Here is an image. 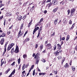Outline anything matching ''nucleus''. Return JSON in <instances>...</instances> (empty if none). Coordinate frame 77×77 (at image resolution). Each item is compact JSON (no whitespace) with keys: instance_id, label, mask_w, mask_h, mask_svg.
<instances>
[{"instance_id":"nucleus-1","label":"nucleus","mask_w":77,"mask_h":77,"mask_svg":"<svg viewBox=\"0 0 77 77\" xmlns=\"http://www.w3.org/2000/svg\"><path fill=\"white\" fill-rule=\"evenodd\" d=\"M14 45V43H12L11 44L9 45L8 47V48L7 49L8 51H9L10 50H11V48H12L13 46Z\"/></svg>"},{"instance_id":"nucleus-2","label":"nucleus","mask_w":77,"mask_h":77,"mask_svg":"<svg viewBox=\"0 0 77 77\" xmlns=\"http://www.w3.org/2000/svg\"><path fill=\"white\" fill-rule=\"evenodd\" d=\"M45 45V47H49L48 48V50H50V49L51 48V44H47Z\"/></svg>"},{"instance_id":"nucleus-3","label":"nucleus","mask_w":77,"mask_h":77,"mask_svg":"<svg viewBox=\"0 0 77 77\" xmlns=\"http://www.w3.org/2000/svg\"><path fill=\"white\" fill-rule=\"evenodd\" d=\"M21 19H22V16H21V15H19L17 17L16 20L17 21H21Z\"/></svg>"},{"instance_id":"nucleus-4","label":"nucleus","mask_w":77,"mask_h":77,"mask_svg":"<svg viewBox=\"0 0 77 77\" xmlns=\"http://www.w3.org/2000/svg\"><path fill=\"white\" fill-rule=\"evenodd\" d=\"M52 3L54 5H56L57 4V0H53Z\"/></svg>"},{"instance_id":"nucleus-5","label":"nucleus","mask_w":77,"mask_h":77,"mask_svg":"<svg viewBox=\"0 0 77 77\" xmlns=\"http://www.w3.org/2000/svg\"><path fill=\"white\" fill-rule=\"evenodd\" d=\"M38 29H39V27L38 26L36 28H35L34 29L33 33V35H34V34H35V32H36V31H37V30H38Z\"/></svg>"},{"instance_id":"nucleus-6","label":"nucleus","mask_w":77,"mask_h":77,"mask_svg":"<svg viewBox=\"0 0 77 77\" xmlns=\"http://www.w3.org/2000/svg\"><path fill=\"white\" fill-rule=\"evenodd\" d=\"M15 69H14L11 72L10 75L9 76V77H12V75H14V74H15Z\"/></svg>"},{"instance_id":"nucleus-7","label":"nucleus","mask_w":77,"mask_h":77,"mask_svg":"<svg viewBox=\"0 0 77 77\" xmlns=\"http://www.w3.org/2000/svg\"><path fill=\"white\" fill-rule=\"evenodd\" d=\"M14 52L16 53L19 52V50H18V46H17L16 48L14 51Z\"/></svg>"},{"instance_id":"nucleus-8","label":"nucleus","mask_w":77,"mask_h":77,"mask_svg":"<svg viewBox=\"0 0 77 77\" xmlns=\"http://www.w3.org/2000/svg\"><path fill=\"white\" fill-rule=\"evenodd\" d=\"M57 47L58 50H61V45H60L59 44H58L57 45Z\"/></svg>"},{"instance_id":"nucleus-9","label":"nucleus","mask_w":77,"mask_h":77,"mask_svg":"<svg viewBox=\"0 0 77 77\" xmlns=\"http://www.w3.org/2000/svg\"><path fill=\"white\" fill-rule=\"evenodd\" d=\"M36 58L37 59H38L39 58V55H38V53L35 56L34 59Z\"/></svg>"},{"instance_id":"nucleus-10","label":"nucleus","mask_w":77,"mask_h":77,"mask_svg":"<svg viewBox=\"0 0 77 77\" xmlns=\"http://www.w3.org/2000/svg\"><path fill=\"white\" fill-rule=\"evenodd\" d=\"M7 44H8V43H5L4 48L5 53H6V46H7Z\"/></svg>"},{"instance_id":"nucleus-11","label":"nucleus","mask_w":77,"mask_h":77,"mask_svg":"<svg viewBox=\"0 0 77 77\" xmlns=\"http://www.w3.org/2000/svg\"><path fill=\"white\" fill-rule=\"evenodd\" d=\"M75 9L74 8H73V9L71 10V15H72V14H73V13H74V12H75Z\"/></svg>"},{"instance_id":"nucleus-12","label":"nucleus","mask_w":77,"mask_h":77,"mask_svg":"<svg viewBox=\"0 0 77 77\" xmlns=\"http://www.w3.org/2000/svg\"><path fill=\"white\" fill-rule=\"evenodd\" d=\"M64 66V67H65V68H68V67H69V65H68V63H66Z\"/></svg>"},{"instance_id":"nucleus-13","label":"nucleus","mask_w":77,"mask_h":77,"mask_svg":"<svg viewBox=\"0 0 77 77\" xmlns=\"http://www.w3.org/2000/svg\"><path fill=\"white\" fill-rule=\"evenodd\" d=\"M59 51V50H57V51L56 52H54V54H55V55H58V54H59V53L58 52Z\"/></svg>"},{"instance_id":"nucleus-14","label":"nucleus","mask_w":77,"mask_h":77,"mask_svg":"<svg viewBox=\"0 0 77 77\" xmlns=\"http://www.w3.org/2000/svg\"><path fill=\"white\" fill-rule=\"evenodd\" d=\"M5 41V39L3 38L1 39V42H0V43H1V45H3V42Z\"/></svg>"},{"instance_id":"nucleus-15","label":"nucleus","mask_w":77,"mask_h":77,"mask_svg":"<svg viewBox=\"0 0 77 77\" xmlns=\"http://www.w3.org/2000/svg\"><path fill=\"white\" fill-rule=\"evenodd\" d=\"M58 9V8H57L54 9V10H53L52 12H53L54 13H55V12H56V11H57Z\"/></svg>"},{"instance_id":"nucleus-16","label":"nucleus","mask_w":77,"mask_h":77,"mask_svg":"<svg viewBox=\"0 0 77 77\" xmlns=\"http://www.w3.org/2000/svg\"><path fill=\"white\" fill-rule=\"evenodd\" d=\"M28 3H29V1H27V2H26V3H24L23 4V6H26V5H28Z\"/></svg>"},{"instance_id":"nucleus-17","label":"nucleus","mask_w":77,"mask_h":77,"mask_svg":"<svg viewBox=\"0 0 77 77\" xmlns=\"http://www.w3.org/2000/svg\"><path fill=\"white\" fill-rule=\"evenodd\" d=\"M45 74H46V73H39V75H44Z\"/></svg>"},{"instance_id":"nucleus-18","label":"nucleus","mask_w":77,"mask_h":77,"mask_svg":"<svg viewBox=\"0 0 77 77\" xmlns=\"http://www.w3.org/2000/svg\"><path fill=\"white\" fill-rule=\"evenodd\" d=\"M26 68V64H24L22 66V70H24Z\"/></svg>"},{"instance_id":"nucleus-19","label":"nucleus","mask_w":77,"mask_h":77,"mask_svg":"<svg viewBox=\"0 0 77 77\" xmlns=\"http://www.w3.org/2000/svg\"><path fill=\"white\" fill-rule=\"evenodd\" d=\"M65 60V59L64 58H63L62 60L61 61L62 65H63V63L64 62Z\"/></svg>"},{"instance_id":"nucleus-20","label":"nucleus","mask_w":77,"mask_h":77,"mask_svg":"<svg viewBox=\"0 0 77 77\" xmlns=\"http://www.w3.org/2000/svg\"><path fill=\"white\" fill-rule=\"evenodd\" d=\"M69 39V35H68L67 36V38H66V40L67 41H68V39Z\"/></svg>"},{"instance_id":"nucleus-21","label":"nucleus","mask_w":77,"mask_h":77,"mask_svg":"<svg viewBox=\"0 0 77 77\" xmlns=\"http://www.w3.org/2000/svg\"><path fill=\"white\" fill-rule=\"evenodd\" d=\"M60 4L61 5L62 4V5H63L65 4V1H63L62 2H60Z\"/></svg>"},{"instance_id":"nucleus-22","label":"nucleus","mask_w":77,"mask_h":77,"mask_svg":"<svg viewBox=\"0 0 77 77\" xmlns=\"http://www.w3.org/2000/svg\"><path fill=\"white\" fill-rule=\"evenodd\" d=\"M25 72H26V71L24 70L22 72V74H23V75H24V76H25V75H26V73H25Z\"/></svg>"},{"instance_id":"nucleus-23","label":"nucleus","mask_w":77,"mask_h":77,"mask_svg":"<svg viewBox=\"0 0 77 77\" xmlns=\"http://www.w3.org/2000/svg\"><path fill=\"white\" fill-rule=\"evenodd\" d=\"M57 20H58V19H56V20L54 22V24L55 25H56V24L57 23Z\"/></svg>"},{"instance_id":"nucleus-24","label":"nucleus","mask_w":77,"mask_h":77,"mask_svg":"<svg viewBox=\"0 0 77 77\" xmlns=\"http://www.w3.org/2000/svg\"><path fill=\"white\" fill-rule=\"evenodd\" d=\"M10 70H11V69L8 68L7 70L5 72V74H7L9 71H10Z\"/></svg>"},{"instance_id":"nucleus-25","label":"nucleus","mask_w":77,"mask_h":77,"mask_svg":"<svg viewBox=\"0 0 77 77\" xmlns=\"http://www.w3.org/2000/svg\"><path fill=\"white\" fill-rule=\"evenodd\" d=\"M40 48L41 50H42V49L43 48V45H40Z\"/></svg>"},{"instance_id":"nucleus-26","label":"nucleus","mask_w":77,"mask_h":77,"mask_svg":"<svg viewBox=\"0 0 77 77\" xmlns=\"http://www.w3.org/2000/svg\"><path fill=\"white\" fill-rule=\"evenodd\" d=\"M3 60V59H2L1 60V66H2L3 65V64L4 63V61L2 62V61Z\"/></svg>"},{"instance_id":"nucleus-27","label":"nucleus","mask_w":77,"mask_h":77,"mask_svg":"<svg viewBox=\"0 0 77 77\" xmlns=\"http://www.w3.org/2000/svg\"><path fill=\"white\" fill-rule=\"evenodd\" d=\"M45 2H46V0H44L43 1H42V5L43 4H45Z\"/></svg>"},{"instance_id":"nucleus-28","label":"nucleus","mask_w":77,"mask_h":77,"mask_svg":"<svg viewBox=\"0 0 77 77\" xmlns=\"http://www.w3.org/2000/svg\"><path fill=\"white\" fill-rule=\"evenodd\" d=\"M51 4H52V3H51H51L48 4L47 6H48V8H50V7L51 6Z\"/></svg>"},{"instance_id":"nucleus-29","label":"nucleus","mask_w":77,"mask_h":77,"mask_svg":"<svg viewBox=\"0 0 77 77\" xmlns=\"http://www.w3.org/2000/svg\"><path fill=\"white\" fill-rule=\"evenodd\" d=\"M42 61L44 63H45V62H46V60H44V58H43L42 59Z\"/></svg>"},{"instance_id":"nucleus-30","label":"nucleus","mask_w":77,"mask_h":77,"mask_svg":"<svg viewBox=\"0 0 77 77\" xmlns=\"http://www.w3.org/2000/svg\"><path fill=\"white\" fill-rule=\"evenodd\" d=\"M43 20H44V19L43 18H42L40 20V21L39 22V23H41V22H42Z\"/></svg>"},{"instance_id":"nucleus-31","label":"nucleus","mask_w":77,"mask_h":77,"mask_svg":"<svg viewBox=\"0 0 77 77\" xmlns=\"http://www.w3.org/2000/svg\"><path fill=\"white\" fill-rule=\"evenodd\" d=\"M11 53H14V48H12V49H11Z\"/></svg>"},{"instance_id":"nucleus-32","label":"nucleus","mask_w":77,"mask_h":77,"mask_svg":"<svg viewBox=\"0 0 77 77\" xmlns=\"http://www.w3.org/2000/svg\"><path fill=\"white\" fill-rule=\"evenodd\" d=\"M39 59H38L37 60H36V64H38V63H39Z\"/></svg>"},{"instance_id":"nucleus-33","label":"nucleus","mask_w":77,"mask_h":77,"mask_svg":"<svg viewBox=\"0 0 77 77\" xmlns=\"http://www.w3.org/2000/svg\"><path fill=\"white\" fill-rule=\"evenodd\" d=\"M1 34L2 35V36H3V37H5V34L4 32H3Z\"/></svg>"},{"instance_id":"nucleus-34","label":"nucleus","mask_w":77,"mask_h":77,"mask_svg":"<svg viewBox=\"0 0 77 77\" xmlns=\"http://www.w3.org/2000/svg\"><path fill=\"white\" fill-rule=\"evenodd\" d=\"M54 51L55 50H56V45H54Z\"/></svg>"},{"instance_id":"nucleus-35","label":"nucleus","mask_w":77,"mask_h":77,"mask_svg":"<svg viewBox=\"0 0 77 77\" xmlns=\"http://www.w3.org/2000/svg\"><path fill=\"white\" fill-rule=\"evenodd\" d=\"M74 23L72 25V27L70 28V30H72V29H73L74 28Z\"/></svg>"},{"instance_id":"nucleus-36","label":"nucleus","mask_w":77,"mask_h":77,"mask_svg":"<svg viewBox=\"0 0 77 77\" xmlns=\"http://www.w3.org/2000/svg\"><path fill=\"white\" fill-rule=\"evenodd\" d=\"M20 58H19L18 60H17V61H18V64H20Z\"/></svg>"},{"instance_id":"nucleus-37","label":"nucleus","mask_w":77,"mask_h":77,"mask_svg":"<svg viewBox=\"0 0 77 77\" xmlns=\"http://www.w3.org/2000/svg\"><path fill=\"white\" fill-rule=\"evenodd\" d=\"M53 72H54L55 74H57V70L56 71L54 70L53 71Z\"/></svg>"},{"instance_id":"nucleus-38","label":"nucleus","mask_w":77,"mask_h":77,"mask_svg":"<svg viewBox=\"0 0 77 77\" xmlns=\"http://www.w3.org/2000/svg\"><path fill=\"white\" fill-rule=\"evenodd\" d=\"M26 16H26V15L23 16V20H24V19H25V18H26Z\"/></svg>"},{"instance_id":"nucleus-39","label":"nucleus","mask_w":77,"mask_h":77,"mask_svg":"<svg viewBox=\"0 0 77 77\" xmlns=\"http://www.w3.org/2000/svg\"><path fill=\"white\" fill-rule=\"evenodd\" d=\"M67 12H68L67 15H69V13H70V10H69V9L68 10Z\"/></svg>"},{"instance_id":"nucleus-40","label":"nucleus","mask_w":77,"mask_h":77,"mask_svg":"<svg viewBox=\"0 0 77 77\" xmlns=\"http://www.w3.org/2000/svg\"><path fill=\"white\" fill-rule=\"evenodd\" d=\"M30 40V39H29V38H27L26 39V41H27V42H28V41H29Z\"/></svg>"},{"instance_id":"nucleus-41","label":"nucleus","mask_w":77,"mask_h":77,"mask_svg":"<svg viewBox=\"0 0 77 77\" xmlns=\"http://www.w3.org/2000/svg\"><path fill=\"white\" fill-rule=\"evenodd\" d=\"M5 6V4H0V8H1V7H2V6Z\"/></svg>"},{"instance_id":"nucleus-42","label":"nucleus","mask_w":77,"mask_h":77,"mask_svg":"<svg viewBox=\"0 0 77 77\" xmlns=\"http://www.w3.org/2000/svg\"><path fill=\"white\" fill-rule=\"evenodd\" d=\"M57 58L59 60V59H62V57H61V56H59Z\"/></svg>"},{"instance_id":"nucleus-43","label":"nucleus","mask_w":77,"mask_h":77,"mask_svg":"<svg viewBox=\"0 0 77 77\" xmlns=\"http://www.w3.org/2000/svg\"><path fill=\"white\" fill-rule=\"evenodd\" d=\"M35 70H34L33 71L32 75H35Z\"/></svg>"},{"instance_id":"nucleus-44","label":"nucleus","mask_w":77,"mask_h":77,"mask_svg":"<svg viewBox=\"0 0 77 77\" xmlns=\"http://www.w3.org/2000/svg\"><path fill=\"white\" fill-rule=\"evenodd\" d=\"M23 58L24 59V58H26V57H27V55L25 54V55H23Z\"/></svg>"},{"instance_id":"nucleus-45","label":"nucleus","mask_w":77,"mask_h":77,"mask_svg":"<svg viewBox=\"0 0 77 77\" xmlns=\"http://www.w3.org/2000/svg\"><path fill=\"white\" fill-rule=\"evenodd\" d=\"M15 61H14L13 63H12L11 64V65H12V66H14V65H15Z\"/></svg>"},{"instance_id":"nucleus-46","label":"nucleus","mask_w":77,"mask_h":77,"mask_svg":"<svg viewBox=\"0 0 77 77\" xmlns=\"http://www.w3.org/2000/svg\"><path fill=\"white\" fill-rule=\"evenodd\" d=\"M40 31L38 32V35L37 36V38H38V37H39V35H40Z\"/></svg>"},{"instance_id":"nucleus-47","label":"nucleus","mask_w":77,"mask_h":77,"mask_svg":"<svg viewBox=\"0 0 77 77\" xmlns=\"http://www.w3.org/2000/svg\"><path fill=\"white\" fill-rule=\"evenodd\" d=\"M4 26H5L6 24V19L4 20Z\"/></svg>"},{"instance_id":"nucleus-48","label":"nucleus","mask_w":77,"mask_h":77,"mask_svg":"<svg viewBox=\"0 0 77 77\" xmlns=\"http://www.w3.org/2000/svg\"><path fill=\"white\" fill-rule=\"evenodd\" d=\"M69 24H72V21H71V20H70L69 21Z\"/></svg>"},{"instance_id":"nucleus-49","label":"nucleus","mask_w":77,"mask_h":77,"mask_svg":"<svg viewBox=\"0 0 77 77\" xmlns=\"http://www.w3.org/2000/svg\"><path fill=\"white\" fill-rule=\"evenodd\" d=\"M75 67H74V66L72 67V70L75 71Z\"/></svg>"},{"instance_id":"nucleus-50","label":"nucleus","mask_w":77,"mask_h":77,"mask_svg":"<svg viewBox=\"0 0 77 77\" xmlns=\"http://www.w3.org/2000/svg\"><path fill=\"white\" fill-rule=\"evenodd\" d=\"M33 67H34V66L33 65L32 66L31 68L30 69H33Z\"/></svg>"},{"instance_id":"nucleus-51","label":"nucleus","mask_w":77,"mask_h":77,"mask_svg":"<svg viewBox=\"0 0 77 77\" xmlns=\"http://www.w3.org/2000/svg\"><path fill=\"white\" fill-rule=\"evenodd\" d=\"M65 37H64L62 38V40H63V41H65Z\"/></svg>"},{"instance_id":"nucleus-52","label":"nucleus","mask_w":77,"mask_h":77,"mask_svg":"<svg viewBox=\"0 0 77 77\" xmlns=\"http://www.w3.org/2000/svg\"><path fill=\"white\" fill-rule=\"evenodd\" d=\"M28 66H29V64L27 63L26 64V66H25L26 68L27 67H28Z\"/></svg>"},{"instance_id":"nucleus-53","label":"nucleus","mask_w":77,"mask_h":77,"mask_svg":"<svg viewBox=\"0 0 77 77\" xmlns=\"http://www.w3.org/2000/svg\"><path fill=\"white\" fill-rule=\"evenodd\" d=\"M55 33L54 32L51 35V36H54Z\"/></svg>"},{"instance_id":"nucleus-54","label":"nucleus","mask_w":77,"mask_h":77,"mask_svg":"<svg viewBox=\"0 0 77 77\" xmlns=\"http://www.w3.org/2000/svg\"><path fill=\"white\" fill-rule=\"evenodd\" d=\"M44 14H46V13H47V10H45L44 11Z\"/></svg>"},{"instance_id":"nucleus-55","label":"nucleus","mask_w":77,"mask_h":77,"mask_svg":"<svg viewBox=\"0 0 77 77\" xmlns=\"http://www.w3.org/2000/svg\"><path fill=\"white\" fill-rule=\"evenodd\" d=\"M58 52L59 53H61V52H62V51L60 50H59V51H58Z\"/></svg>"},{"instance_id":"nucleus-56","label":"nucleus","mask_w":77,"mask_h":77,"mask_svg":"<svg viewBox=\"0 0 77 77\" xmlns=\"http://www.w3.org/2000/svg\"><path fill=\"white\" fill-rule=\"evenodd\" d=\"M37 70H38V71L39 72H41V70H40L39 69V68H38V67L37 68Z\"/></svg>"},{"instance_id":"nucleus-57","label":"nucleus","mask_w":77,"mask_h":77,"mask_svg":"<svg viewBox=\"0 0 77 77\" xmlns=\"http://www.w3.org/2000/svg\"><path fill=\"white\" fill-rule=\"evenodd\" d=\"M18 37H17V38H19V37H20V36H21V34H18L17 35Z\"/></svg>"},{"instance_id":"nucleus-58","label":"nucleus","mask_w":77,"mask_h":77,"mask_svg":"<svg viewBox=\"0 0 77 77\" xmlns=\"http://www.w3.org/2000/svg\"><path fill=\"white\" fill-rule=\"evenodd\" d=\"M32 24V23H29L28 24V27H29L30 26V25Z\"/></svg>"},{"instance_id":"nucleus-59","label":"nucleus","mask_w":77,"mask_h":77,"mask_svg":"<svg viewBox=\"0 0 77 77\" xmlns=\"http://www.w3.org/2000/svg\"><path fill=\"white\" fill-rule=\"evenodd\" d=\"M21 30H20V31H19V32L18 33V34L19 35H20V34H21Z\"/></svg>"},{"instance_id":"nucleus-60","label":"nucleus","mask_w":77,"mask_h":77,"mask_svg":"<svg viewBox=\"0 0 77 77\" xmlns=\"http://www.w3.org/2000/svg\"><path fill=\"white\" fill-rule=\"evenodd\" d=\"M75 50L77 51V45H76V47H75Z\"/></svg>"},{"instance_id":"nucleus-61","label":"nucleus","mask_w":77,"mask_h":77,"mask_svg":"<svg viewBox=\"0 0 77 77\" xmlns=\"http://www.w3.org/2000/svg\"><path fill=\"white\" fill-rule=\"evenodd\" d=\"M38 44H36L35 45V48H38Z\"/></svg>"},{"instance_id":"nucleus-62","label":"nucleus","mask_w":77,"mask_h":77,"mask_svg":"<svg viewBox=\"0 0 77 77\" xmlns=\"http://www.w3.org/2000/svg\"><path fill=\"white\" fill-rule=\"evenodd\" d=\"M3 18V16H2L1 17H0V20H2V18Z\"/></svg>"},{"instance_id":"nucleus-63","label":"nucleus","mask_w":77,"mask_h":77,"mask_svg":"<svg viewBox=\"0 0 77 77\" xmlns=\"http://www.w3.org/2000/svg\"><path fill=\"white\" fill-rule=\"evenodd\" d=\"M8 15H9V17L10 16H11L12 15V14L11 13H9L8 14Z\"/></svg>"},{"instance_id":"nucleus-64","label":"nucleus","mask_w":77,"mask_h":77,"mask_svg":"<svg viewBox=\"0 0 77 77\" xmlns=\"http://www.w3.org/2000/svg\"><path fill=\"white\" fill-rule=\"evenodd\" d=\"M13 25H12L9 28V29H11V28H12V27L13 26Z\"/></svg>"}]
</instances>
